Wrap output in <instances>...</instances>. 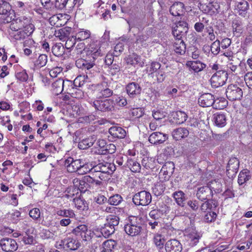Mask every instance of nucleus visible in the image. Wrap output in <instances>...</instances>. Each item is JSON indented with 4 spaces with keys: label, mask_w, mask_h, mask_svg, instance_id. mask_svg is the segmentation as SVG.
Returning a JSON list of instances; mask_svg holds the SVG:
<instances>
[{
    "label": "nucleus",
    "mask_w": 252,
    "mask_h": 252,
    "mask_svg": "<svg viewBox=\"0 0 252 252\" xmlns=\"http://www.w3.org/2000/svg\"><path fill=\"white\" fill-rule=\"evenodd\" d=\"M120 219L117 216L110 215L108 216L106 219L107 225L115 228V227L117 226L119 223Z\"/></svg>",
    "instance_id": "4d7b16f0"
},
{
    "label": "nucleus",
    "mask_w": 252,
    "mask_h": 252,
    "mask_svg": "<svg viewBox=\"0 0 252 252\" xmlns=\"http://www.w3.org/2000/svg\"><path fill=\"white\" fill-rule=\"evenodd\" d=\"M81 78V76L76 77L74 81L73 84H72L71 81L68 80H64L62 78L57 79L52 83V90L53 93L56 95L60 94L63 89L65 88L66 85L67 86L71 85L76 87H81L83 85V83H81L80 81Z\"/></svg>",
    "instance_id": "20e7f679"
},
{
    "label": "nucleus",
    "mask_w": 252,
    "mask_h": 252,
    "mask_svg": "<svg viewBox=\"0 0 252 252\" xmlns=\"http://www.w3.org/2000/svg\"><path fill=\"white\" fill-rule=\"evenodd\" d=\"M225 94L227 98L230 101L240 100L243 96L242 89L236 85H228Z\"/></svg>",
    "instance_id": "9d476101"
},
{
    "label": "nucleus",
    "mask_w": 252,
    "mask_h": 252,
    "mask_svg": "<svg viewBox=\"0 0 252 252\" xmlns=\"http://www.w3.org/2000/svg\"><path fill=\"white\" fill-rule=\"evenodd\" d=\"M153 241L155 245L159 249L162 248L165 240L164 237L159 234H156L153 238Z\"/></svg>",
    "instance_id": "864d4df0"
},
{
    "label": "nucleus",
    "mask_w": 252,
    "mask_h": 252,
    "mask_svg": "<svg viewBox=\"0 0 252 252\" xmlns=\"http://www.w3.org/2000/svg\"><path fill=\"white\" fill-rule=\"evenodd\" d=\"M170 13L174 16L182 15L184 12V4L181 2L174 3L170 8Z\"/></svg>",
    "instance_id": "cd10ccee"
},
{
    "label": "nucleus",
    "mask_w": 252,
    "mask_h": 252,
    "mask_svg": "<svg viewBox=\"0 0 252 252\" xmlns=\"http://www.w3.org/2000/svg\"><path fill=\"white\" fill-rule=\"evenodd\" d=\"M165 249L166 252H181L182 246L177 240L171 239L165 243Z\"/></svg>",
    "instance_id": "6ab92c4d"
},
{
    "label": "nucleus",
    "mask_w": 252,
    "mask_h": 252,
    "mask_svg": "<svg viewBox=\"0 0 252 252\" xmlns=\"http://www.w3.org/2000/svg\"><path fill=\"white\" fill-rule=\"evenodd\" d=\"M91 32L89 31L82 29L76 33L75 37L76 39L81 41L89 38Z\"/></svg>",
    "instance_id": "5fc2aeb1"
},
{
    "label": "nucleus",
    "mask_w": 252,
    "mask_h": 252,
    "mask_svg": "<svg viewBox=\"0 0 252 252\" xmlns=\"http://www.w3.org/2000/svg\"><path fill=\"white\" fill-rule=\"evenodd\" d=\"M151 200L150 193L145 190L136 193L132 198V201L136 205L146 206L151 203Z\"/></svg>",
    "instance_id": "1a4fd4ad"
},
{
    "label": "nucleus",
    "mask_w": 252,
    "mask_h": 252,
    "mask_svg": "<svg viewBox=\"0 0 252 252\" xmlns=\"http://www.w3.org/2000/svg\"><path fill=\"white\" fill-rule=\"evenodd\" d=\"M84 182L87 183L89 188L91 187H97L102 185V182L95 179L94 176H85Z\"/></svg>",
    "instance_id": "4c0bfd02"
},
{
    "label": "nucleus",
    "mask_w": 252,
    "mask_h": 252,
    "mask_svg": "<svg viewBox=\"0 0 252 252\" xmlns=\"http://www.w3.org/2000/svg\"><path fill=\"white\" fill-rule=\"evenodd\" d=\"M77 47V48L74 50L73 54H79L80 53L83 54V57H85V55H88L90 58L91 57H94V60L95 61L98 56L102 55L99 43L97 42L91 44L87 49H85V45L83 43L78 44Z\"/></svg>",
    "instance_id": "f03ea898"
},
{
    "label": "nucleus",
    "mask_w": 252,
    "mask_h": 252,
    "mask_svg": "<svg viewBox=\"0 0 252 252\" xmlns=\"http://www.w3.org/2000/svg\"><path fill=\"white\" fill-rule=\"evenodd\" d=\"M124 230L127 235L132 237L140 235L142 230L141 219L135 216L129 217L125 225Z\"/></svg>",
    "instance_id": "7ed1b4c3"
},
{
    "label": "nucleus",
    "mask_w": 252,
    "mask_h": 252,
    "mask_svg": "<svg viewBox=\"0 0 252 252\" xmlns=\"http://www.w3.org/2000/svg\"><path fill=\"white\" fill-rule=\"evenodd\" d=\"M76 37L73 36H72L69 37H67V39L65 40V47L67 49H69L72 48L75 43H76Z\"/></svg>",
    "instance_id": "774afa93"
},
{
    "label": "nucleus",
    "mask_w": 252,
    "mask_h": 252,
    "mask_svg": "<svg viewBox=\"0 0 252 252\" xmlns=\"http://www.w3.org/2000/svg\"><path fill=\"white\" fill-rule=\"evenodd\" d=\"M213 121L216 126L223 127L226 125V117L224 114L216 113L213 115Z\"/></svg>",
    "instance_id": "bb28decb"
},
{
    "label": "nucleus",
    "mask_w": 252,
    "mask_h": 252,
    "mask_svg": "<svg viewBox=\"0 0 252 252\" xmlns=\"http://www.w3.org/2000/svg\"><path fill=\"white\" fill-rule=\"evenodd\" d=\"M228 74L224 70H219L214 74L210 79L212 86L218 88L225 84L227 80Z\"/></svg>",
    "instance_id": "6e6552de"
},
{
    "label": "nucleus",
    "mask_w": 252,
    "mask_h": 252,
    "mask_svg": "<svg viewBox=\"0 0 252 252\" xmlns=\"http://www.w3.org/2000/svg\"><path fill=\"white\" fill-rule=\"evenodd\" d=\"M217 207V205L214 202V201L211 199H208L203 203L200 206V210L205 212L208 210H212L214 208H215Z\"/></svg>",
    "instance_id": "09e8293b"
},
{
    "label": "nucleus",
    "mask_w": 252,
    "mask_h": 252,
    "mask_svg": "<svg viewBox=\"0 0 252 252\" xmlns=\"http://www.w3.org/2000/svg\"><path fill=\"white\" fill-rule=\"evenodd\" d=\"M189 130L185 127H179L174 129L172 133V136L174 139L180 140L188 136Z\"/></svg>",
    "instance_id": "a878e982"
},
{
    "label": "nucleus",
    "mask_w": 252,
    "mask_h": 252,
    "mask_svg": "<svg viewBox=\"0 0 252 252\" xmlns=\"http://www.w3.org/2000/svg\"><path fill=\"white\" fill-rule=\"evenodd\" d=\"M232 31L234 35L237 37L240 36L244 31V26L242 20L235 18L232 23Z\"/></svg>",
    "instance_id": "393cba45"
},
{
    "label": "nucleus",
    "mask_w": 252,
    "mask_h": 252,
    "mask_svg": "<svg viewBox=\"0 0 252 252\" xmlns=\"http://www.w3.org/2000/svg\"><path fill=\"white\" fill-rule=\"evenodd\" d=\"M127 94L131 98H134L140 94L141 88L139 85L135 82L129 83L126 87Z\"/></svg>",
    "instance_id": "5701e85b"
},
{
    "label": "nucleus",
    "mask_w": 252,
    "mask_h": 252,
    "mask_svg": "<svg viewBox=\"0 0 252 252\" xmlns=\"http://www.w3.org/2000/svg\"><path fill=\"white\" fill-rule=\"evenodd\" d=\"M160 64L158 62H153L149 67L147 68V72L149 75H152L154 73H157L160 67Z\"/></svg>",
    "instance_id": "680f3d73"
},
{
    "label": "nucleus",
    "mask_w": 252,
    "mask_h": 252,
    "mask_svg": "<svg viewBox=\"0 0 252 252\" xmlns=\"http://www.w3.org/2000/svg\"><path fill=\"white\" fill-rule=\"evenodd\" d=\"M47 56L45 54L40 55L37 60L35 62L34 65L38 67L45 66L47 63Z\"/></svg>",
    "instance_id": "13d9d810"
},
{
    "label": "nucleus",
    "mask_w": 252,
    "mask_h": 252,
    "mask_svg": "<svg viewBox=\"0 0 252 252\" xmlns=\"http://www.w3.org/2000/svg\"><path fill=\"white\" fill-rule=\"evenodd\" d=\"M126 166L133 172H140L141 170V165L137 161L129 159L127 160Z\"/></svg>",
    "instance_id": "ea45409f"
},
{
    "label": "nucleus",
    "mask_w": 252,
    "mask_h": 252,
    "mask_svg": "<svg viewBox=\"0 0 252 252\" xmlns=\"http://www.w3.org/2000/svg\"><path fill=\"white\" fill-rule=\"evenodd\" d=\"M227 105V101L223 97L214 99L213 107L216 109H223Z\"/></svg>",
    "instance_id": "37998d69"
},
{
    "label": "nucleus",
    "mask_w": 252,
    "mask_h": 252,
    "mask_svg": "<svg viewBox=\"0 0 252 252\" xmlns=\"http://www.w3.org/2000/svg\"><path fill=\"white\" fill-rule=\"evenodd\" d=\"M73 233L76 235L80 236L85 241H87L91 238L92 232L85 224H81L75 227L73 229Z\"/></svg>",
    "instance_id": "2eb2a0df"
},
{
    "label": "nucleus",
    "mask_w": 252,
    "mask_h": 252,
    "mask_svg": "<svg viewBox=\"0 0 252 252\" xmlns=\"http://www.w3.org/2000/svg\"><path fill=\"white\" fill-rule=\"evenodd\" d=\"M187 65L191 68L194 72H198L202 71L205 67L206 64L200 61H189Z\"/></svg>",
    "instance_id": "72a5a7b5"
},
{
    "label": "nucleus",
    "mask_w": 252,
    "mask_h": 252,
    "mask_svg": "<svg viewBox=\"0 0 252 252\" xmlns=\"http://www.w3.org/2000/svg\"><path fill=\"white\" fill-rule=\"evenodd\" d=\"M130 114L132 117L138 118L143 115L144 112L141 108H135L130 110Z\"/></svg>",
    "instance_id": "69168bd1"
},
{
    "label": "nucleus",
    "mask_w": 252,
    "mask_h": 252,
    "mask_svg": "<svg viewBox=\"0 0 252 252\" xmlns=\"http://www.w3.org/2000/svg\"><path fill=\"white\" fill-rule=\"evenodd\" d=\"M201 236L202 235L200 233L192 231L188 235V240L191 246H194L199 242Z\"/></svg>",
    "instance_id": "e433bc0d"
},
{
    "label": "nucleus",
    "mask_w": 252,
    "mask_h": 252,
    "mask_svg": "<svg viewBox=\"0 0 252 252\" xmlns=\"http://www.w3.org/2000/svg\"><path fill=\"white\" fill-rule=\"evenodd\" d=\"M172 197L179 206L181 207L185 206V194L182 191L174 192L172 194Z\"/></svg>",
    "instance_id": "c9c22d12"
},
{
    "label": "nucleus",
    "mask_w": 252,
    "mask_h": 252,
    "mask_svg": "<svg viewBox=\"0 0 252 252\" xmlns=\"http://www.w3.org/2000/svg\"><path fill=\"white\" fill-rule=\"evenodd\" d=\"M109 133L115 138L122 139L125 137L126 132L121 127L112 126L109 129Z\"/></svg>",
    "instance_id": "c756f323"
},
{
    "label": "nucleus",
    "mask_w": 252,
    "mask_h": 252,
    "mask_svg": "<svg viewBox=\"0 0 252 252\" xmlns=\"http://www.w3.org/2000/svg\"><path fill=\"white\" fill-rule=\"evenodd\" d=\"M220 41L219 40H216L211 44V51L213 55H217L220 52Z\"/></svg>",
    "instance_id": "e2e57ef3"
},
{
    "label": "nucleus",
    "mask_w": 252,
    "mask_h": 252,
    "mask_svg": "<svg viewBox=\"0 0 252 252\" xmlns=\"http://www.w3.org/2000/svg\"><path fill=\"white\" fill-rule=\"evenodd\" d=\"M174 168L175 166L173 162H166L162 167L159 172V176L163 175L164 176V180H167L173 174Z\"/></svg>",
    "instance_id": "412c9836"
},
{
    "label": "nucleus",
    "mask_w": 252,
    "mask_h": 252,
    "mask_svg": "<svg viewBox=\"0 0 252 252\" xmlns=\"http://www.w3.org/2000/svg\"><path fill=\"white\" fill-rule=\"evenodd\" d=\"M250 5L247 0H240L236 5V10L239 16L246 17L248 15Z\"/></svg>",
    "instance_id": "a211bd4d"
},
{
    "label": "nucleus",
    "mask_w": 252,
    "mask_h": 252,
    "mask_svg": "<svg viewBox=\"0 0 252 252\" xmlns=\"http://www.w3.org/2000/svg\"><path fill=\"white\" fill-rule=\"evenodd\" d=\"M123 200V198L118 194H115L110 197L108 199V202L110 204L112 205H118Z\"/></svg>",
    "instance_id": "052dcab7"
},
{
    "label": "nucleus",
    "mask_w": 252,
    "mask_h": 252,
    "mask_svg": "<svg viewBox=\"0 0 252 252\" xmlns=\"http://www.w3.org/2000/svg\"><path fill=\"white\" fill-rule=\"evenodd\" d=\"M70 31V29L68 30L66 28L60 29L57 31H55L54 35L60 40L64 41L69 35Z\"/></svg>",
    "instance_id": "58836bf2"
},
{
    "label": "nucleus",
    "mask_w": 252,
    "mask_h": 252,
    "mask_svg": "<svg viewBox=\"0 0 252 252\" xmlns=\"http://www.w3.org/2000/svg\"><path fill=\"white\" fill-rule=\"evenodd\" d=\"M81 159H74L71 157L68 158L64 161V166L68 172L73 173L77 172L78 173L79 168L81 166Z\"/></svg>",
    "instance_id": "ddd939ff"
},
{
    "label": "nucleus",
    "mask_w": 252,
    "mask_h": 252,
    "mask_svg": "<svg viewBox=\"0 0 252 252\" xmlns=\"http://www.w3.org/2000/svg\"><path fill=\"white\" fill-rule=\"evenodd\" d=\"M239 162L236 158H231L228 161L227 166V172L230 174L231 172L236 173L239 168Z\"/></svg>",
    "instance_id": "2f4dec72"
},
{
    "label": "nucleus",
    "mask_w": 252,
    "mask_h": 252,
    "mask_svg": "<svg viewBox=\"0 0 252 252\" xmlns=\"http://www.w3.org/2000/svg\"><path fill=\"white\" fill-rule=\"evenodd\" d=\"M76 58H78L76 61V65L79 68L84 70H89L92 68L94 65V57L85 55V57H83V54L79 53V54H76Z\"/></svg>",
    "instance_id": "0eeeda50"
},
{
    "label": "nucleus",
    "mask_w": 252,
    "mask_h": 252,
    "mask_svg": "<svg viewBox=\"0 0 252 252\" xmlns=\"http://www.w3.org/2000/svg\"><path fill=\"white\" fill-rule=\"evenodd\" d=\"M212 196L213 191L209 186H203L198 189L196 196L199 200L203 201L210 199Z\"/></svg>",
    "instance_id": "f3484780"
},
{
    "label": "nucleus",
    "mask_w": 252,
    "mask_h": 252,
    "mask_svg": "<svg viewBox=\"0 0 252 252\" xmlns=\"http://www.w3.org/2000/svg\"><path fill=\"white\" fill-rule=\"evenodd\" d=\"M214 96L210 93H205L198 98V102L199 104L203 107L213 106L214 102Z\"/></svg>",
    "instance_id": "aec40b11"
},
{
    "label": "nucleus",
    "mask_w": 252,
    "mask_h": 252,
    "mask_svg": "<svg viewBox=\"0 0 252 252\" xmlns=\"http://www.w3.org/2000/svg\"><path fill=\"white\" fill-rule=\"evenodd\" d=\"M170 208L166 205H163L162 210L154 209L150 211L149 216L154 220H158L160 218L163 213L169 212Z\"/></svg>",
    "instance_id": "c85d7f7f"
},
{
    "label": "nucleus",
    "mask_w": 252,
    "mask_h": 252,
    "mask_svg": "<svg viewBox=\"0 0 252 252\" xmlns=\"http://www.w3.org/2000/svg\"><path fill=\"white\" fill-rule=\"evenodd\" d=\"M116 169V166L114 163L105 161L99 163L94 167V171H100L106 176L112 174Z\"/></svg>",
    "instance_id": "9b49d317"
},
{
    "label": "nucleus",
    "mask_w": 252,
    "mask_h": 252,
    "mask_svg": "<svg viewBox=\"0 0 252 252\" xmlns=\"http://www.w3.org/2000/svg\"><path fill=\"white\" fill-rule=\"evenodd\" d=\"M95 109L101 112H112L115 110V101L113 98L96 100L93 102Z\"/></svg>",
    "instance_id": "423d86ee"
},
{
    "label": "nucleus",
    "mask_w": 252,
    "mask_h": 252,
    "mask_svg": "<svg viewBox=\"0 0 252 252\" xmlns=\"http://www.w3.org/2000/svg\"><path fill=\"white\" fill-rule=\"evenodd\" d=\"M61 243L66 248L70 250H75L80 246V244L78 242L72 238H67L64 239L62 241Z\"/></svg>",
    "instance_id": "7c9ffc66"
},
{
    "label": "nucleus",
    "mask_w": 252,
    "mask_h": 252,
    "mask_svg": "<svg viewBox=\"0 0 252 252\" xmlns=\"http://www.w3.org/2000/svg\"><path fill=\"white\" fill-rule=\"evenodd\" d=\"M188 24L185 22H179L178 24L173 28L172 34L176 38V40H182V36L188 31Z\"/></svg>",
    "instance_id": "4468645a"
},
{
    "label": "nucleus",
    "mask_w": 252,
    "mask_h": 252,
    "mask_svg": "<svg viewBox=\"0 0 252 252\" xmlns=\"http://www.w3.org/2000/svg\"><path fill=\"white\" fill-rule=\"evenodd\" d=\"M63 16V15L61 14L57 15L54 14L49 18V22L51 26L57 27H61L65 23L62 20Z\"/></svg>",
    "instance_id": "473e14b6"
},
{
    "label": "nucleus",
    "mask_w": 252,
    "mask_h": 252,
    "mask_svg": "<svg viewBox=\"0 0 252 252\" xmlns=\"http://www.w3.org/2000/svg\"><path fill=\"white\" fill-rule=\"evenodd\" d=\"M52 52L55 56H62L64 53V47L61 43H56L52 47Z\"/></svg>",
    "instance_id": "79ce46f5"
},
{
    "label": "nucleus",
    "mask_w": 252,
    "mask_h": 252,
    "mask_svg": "<svg viewBox=\"0 0 252 252\" xmlns=\"http://www.w3.org/2000/svg\"><path fill=\"white\" fill-rule=\"evenodd\" d=\"M164 185L162 183H157L153 188V192L156 196H159L162 194L165 189Z\"/></svg>",
    "instance_id": "6e6d98bb"
},
{
    "label": "nucleus",
    "mask_w": 252,
    "mask_h": 252,
    "mask_svg": "<svg viewBox=\"0 0 252 252\" xmlns=\"http://www.w3.org/2000/svg\"><path fill=\"white\" fill-rule=\"evenodd\" d=\"M0 246L1 249L6 252H12L18 249V244L16 241L12 238H4L0 240Z\"/></svg>",
    "instance_id": "f8f14e48"
},
{
    "label": "nucleus",
    "mask_w": 252,
    "mask_h": 252,
    "mask_svg": "<svg viewBox=\"0 0 252 252\" xmlns=\"http://www.w3.org/2000/svg\"><path fill=\"white\" fill-rule=\"evenodd\" d=\"M199 8L203 13L213 15L219 12L220 4L215 0H200Z\"/></svg>",
    "instance_id": "39448f33"
},
{
    "label": "nucleus",
    "mask_w": 252,
    "mask_h": 252,
    "mask_svg": "<svg viewBox=\"0 0 252 252\" xmlns=\"http://www.w3.org/2000/svg\"><path fill=\"white\" fill-rule=\"evenodd\" d=\"M40 211L38 208H34L29 212V216L34 220H37L40 217Z\"/></svg>",
    "instance_id": "0e129e2a"
},
{
    "label": "nucleus",
    "mask_w": 252,
    "mask_h": 252,
    "mask_svg": "<svg viewBox=\"0 0 252 252\" xmlns=\"http://www.w3.org/2000/svg\"><path fill=\"white\" fill-rule=\"evenodd\" d=\"M115 229L113 228L107 223H105L104 226L101 228V233L104 237H108L115 232Z\"/></svg>",
    "instance_id": "603ef678"
},
{
    "label": "nucleus",
    "mask_w": 252,
    "mask_h": 252,
    "mask_svg": "<svg viewBox=\"0 0 252 252\" xmlns=\"http://www.w3.org/2000/svg\"><path fill=\"white\" fill-rule=\"evenodd\" d=\"M11 6L5 0H0V19L4 23L10 22V29L13 31H19L14 35L16 40H20L30 35L34 30L30 17L22 16L11 20L10 17Z\"/></svg>",
    "instance_id": "f257e3e1"
},
{
    "label": "nucleus",
    "mask_w": 252,
    "mask_h": 252,
    "mask_svg": "<svg viewBox=\"0 0 252 252\" xmlns=\"http://www.w3.org/2000/svg\"><path fill=\"white\" fill-rule=\"evenodd\" d=\"M187 114L181 111L176 112L174 116L175 122L178 124H183L187 120Z\"/></svg>",
    "instance_id": "de8ad7c7"
},
{
    "label": "nucleus",
    "mask_w": 252,
    "mask_h": 252,
    "mask_svg": "<svg viewBox=\"0 0 252 252\" xmlns=\"http://www.w3.org/2000/svg\"><path fill=\"white\" fill-rule=\"evenodd\" d=\"M117 243L115 241L109 239L105 241L102 244V249L107 252H113V251L116 246Z\"/></svg>",
    "instance_id": "49530a36"
},
{
    "label": "nucleus",
    "mask_w": 252,
    "mask_h": 252,
    "mask_svg": "<svg viewBox=\"0 0 252 252\" xmlns=\"http://www.w3.org/2000/svg\"><path fill=\"white\" fill-rule=\"evenodd\" d=\"M56 214L65 218H72L75 216L74 212L71 209H59L57 210Z\"/></svg>",
    "instance_id": "8fccbe9b"
},
{
    "label": "nucleus",
    "mask_w": 252,
    "mask_h": 252,
    "mask_svg": "<svg viewBox=\"0 0 252 252\" xmlns=\"http://www.w3.org/2000/svg\"><path fill=\"white\" fill-rule=\"evenodd\" d=\"M75 195H76V197H77L78 196H79V191H78V189L76 188H68L66 190V193L65 194V196L68 199L73 198Z\"/></svg>",
    "instance_id": "bf43d9fd"
},
{
    "label": "nucleus",
    "mask_w": 252,
    "mask_h": 252,
    "mask_svg": "<svg viewBox=\"0 0 252 252\" xmlns=\"http://www.w3.org/2000/svg\"><path fill=\"white\" fill-rule=\"evenodd\" d=\"M250 172L248 170H243L238 175V183L240 185L244 184L250 179Z\"/></svg>",
    "instance_id": "c03bdc74"
},
{
    "label": "nucleus",
    "mask_w": 252,
    "mask_h": 252,
    "mask_svg": "<svg viewBox=\"0 0 252 252\" xmlns=\"http://www.w3.org/2000/svg\"><path fill=\"white\" fill-rule=\"evenodd\" d=\"M94 139L93 138H88L79 142L78 147L81 149H86L93 145Z\"/></svg>",
    "instance_id": "3c124183"
},
{
    "label": "nucleus",
    "mask_w": 252,
    "mask_h": 252,
    "mask_svg": "<svg viewBox=\"0 0 252 252\" xmlns=\"http://www.w3.org/2000/svg\"><path fill=\"white\" fill-rule=\"evenodd\" d=\"M173 47L175 52L177 54L183 55L186 52V46L183 40H176Z\"/></svg>",
    "instance_id": "f704fd0d"
},
{
    "label": "nucleus",
    "mask_w": 252,
    "mask_h": 252,
    "mask_svg": "<svg viewBox=\"0 0 252 252\" xmlns=\"http://www.w3.org/2000/svg\"><path fill=\"white\" fill-rule=\"evenodd\" d=\"M96 94L99 98H106L112 95L113 91L107 87L106 83L104 82L97 85Z\"/></svg>",
    "instance_id": "dca6fc26"
},
{
    "label": "nucleus",
    "mask_w": 252,
    "mask_h": 252,
    "mask_svg": "<svg viewBox=\"0 0 252 252\" xmlns=\"http://www.w3.org/2000/svg\"><path fill=\"white\" fill-rule=\"evenodd\" d=\"M81 166L79 168V170L78 171V174L81 175H83L86 174L87 173L94 171V167L95 165H93L92 164L89 163H85L81 160Z\"/></svg>",
    "instance_id": "a19ab883"
},
{
    "label": "nucleus",
    "mask_w": 252,
    "mask_h": 252,
    "mask_svg": "<svg viewBox=\"0 0 252 252\" xmlns=\"http://www.w3.org/2000/svg\"><path fill=\"white\" fill-rule=\"evenodd\" d=\"M125 60L127 64L134 66L136 65L143 66L144 64L141 57L135 53L128 55L126 58Z\"/></svg>",
    "instance_id": "b1692460"
},
{
    "label": "nucleus",
    "mask_w": 252,
    "mask_h": 252,
    "mask_svg": "<svg viewBox=\"0 0 252 252\" xmlns=\"http://www.w3.org/2000/svg\"><path fill=\"white\" fill-rule=\"evenodd\" d=\"M42 6H43L44 9L47 10L49 13L53 14L56 12V8L55 4V3L54 4L52 1L45 3Z\"/></svg>",
    "instance_id": "338daca9"
},
{
    "label": "nucleus",
    "mask_w": 252,
    "mask_h": 252,
    "mask_svg": "<svg viewBox=\"0 0 252 252\" xmlns=\"http://www.w3.org/2000/svg\"><path fill=\"white\" fill-rule=\"evenodd\" d=\"M168 139V135L159 132L152 133L149 137V142L153 144H161Z\"/></svg>",
    "instance_id": "4be33fe9"
},
{
    "label": "nucleus",
    "mask_w": 252,
    "mask_h": 252,
    "mask_svg": "<svg viewBox=\"0 0 252 252\" xmlns=\"http://www.w3.org/2000/svg\"><path fill=\"white\" fill-rule=\"evenodd\" d=\"M73 201L75 206L78 210L84 211L87 209L86 202L79 197L73 198Z\"/></svg>",
    "instance_id": "a18cd8bd"
}]
</instances>
